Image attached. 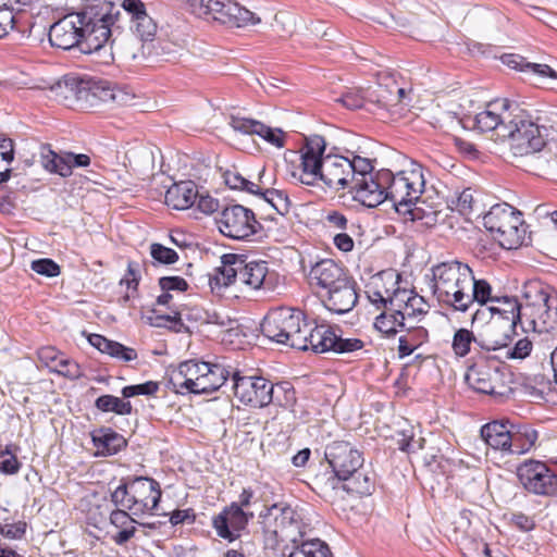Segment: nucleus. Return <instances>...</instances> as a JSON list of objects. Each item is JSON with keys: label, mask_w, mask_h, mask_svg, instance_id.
<instances>
[{"label": "nucleus", "mask_w": 557, "mask_h": 557, "mask_svg": "<svg viewBox=\"0 0 557 557\" xmlns=\"http://www.w3.org/2000/svg\"><path fill=\"white\" fill-rule=\"evenodd\" d=\"M121 11L111 1L86 0L79 12L69 13L50 26L51 46L83 53L107 52V44L120 29Z\"/></svg>", "instance_id": "1"}, {"label": "nucleus", "mask_w": 557, "mask_h": 557, "mask_svg": "<svg viewBox=\"0 0 557 557\" xmlns=\"http://www.w3.org/2000/svg\"><path fill=\"white\" fill-rule=\"evenodd\" d=\"M523 302L509 296L496 297L488 307L497 313V322L516 326L519 322L523 330L546 333L557 326V295L541 281H529L522 288Z\"/></svg>", "instance_id": "2"}, {"label": "nucleus", "mask_w": 557, "mask_h": 557, "mask_svg": "<svg viewBox=\"0 0 557 557\" xmlns=\"http://www.w3.org/2000/svg\"><path fill=\"white\" fill-rule=\"evenodd\" d=\"M431 273L430 288L438 302L455 311H468L472 269L467 263L451 260L432 267Z\"/></svg>", "instance_id": "3"}, {"label": "nucleus", "mask_w": 557, "mask_h": 557, "mask_svg": "<svg viewBox=\"0 0 557 557\" xmlns=\"http://www.w3.org/2000/svg\"><path fill=\"white\" fill-rule=\"evenodd\" d=\"M381 177L387 185L386 200L393 202L398 213L409 214L411 220L418 219L412 206L420 199L425 187L422 165L411 162L408 169L396 174L381 170Z\"/></svg>", "instance_id": "4"}, {"label": "nucleus", "mask_w": 557, "mask_h": 557, "mask_svg": "<svg viewBox=\"0 0 557 557\" xmlns=\"http://www.w3.org/2000/svg\"><path fill=\"white\" fill-rule=\"evenodd\" d=\"M324 455L336 478L346 482L345 490L359 495L371 493L369 476L360 472L363 465L362 454L350 443L333 442L326 446Z\"/></svg>", "instance_id": "5"}, {"label": "nucleus", "mask_w": 557, "mask_h": 557, "mask_svg": "<svg viewBox=\"0 0 557 557\" xmlns=\"http://www.w3.org/2000/svg\"><path fill=\"white\" fill-rule=\"evenodd\" d=\"M307 322L300 310L280 307L268 312L261 323V331L269 339L296 349L306 346L302 330L307 326Z\"/></svg>", "instance_id": "6"}, {"label": "nucleus", "mask_w": 557, "mask_h": 557, "mask_svg": "<svg viewBox=\"0 0 557 557\" xmlns=\"http://www.w3.org/2000/svg\"><path fill=\"white\" fill-rule=\"evenodd\" d=\"M160 498V484L145 476L120 484L111 494V500L115 506L127 509L134 516L153 515Z\"/></svg>", "instance_id": "7"}, {"label": "nucleus", "mask_w": 557, "mask_h": 557, "mask_svg": "<svg viewBox=\"0 0 557 557\" xmlns=\"http://www.w3.org/2000/svg\"><path fill=\"white\" fill-rule=\"evenodd\" d=\"M484 227L503 248H518L524 239L522 214L508 203H496L483 215Z\"/></svg>", "instance_id": "8"}, {"label": "nucleus", "mask_w": 557, "mask_h": 557, "mask_svg": "<svg viewBox=\"0 0 557 557\" xmlns=\"http://www.w3.org/2000/svg\"><path fill=\"white\" fill-rule=\"evenodd\" d=\"M194 15L212 18L231 27L256 25L261 18L233 0H184Z\"/></svg>", "instance_id": "9"}, {"label": "nucleus", "mask_w": 557, "mask_h": 557, "mask_svg": "<svg viewBox=\"0 0 557 557\" xmlns=\"http://www.w3.org/2000/svg\"><path fill=\"white\" fill-rule=\"evenodd\" d=\"M546 127L534 123L522 112L516 113L512 122L508 124L503 139L509 143V150L515 157L535 154L546 145Z\"/></svg>", "instance_id": "10"}, {"label": "nucleus", "mask_w": 557, "mask_h": 557, "mask_svg": "<svg viewBox=\"0 0 557 557\" xmlns=\"http://www.w3.org/2000/svg\"><path fill=\"white\" fill-rule=\"evenodd\" d=\"M466 382L478 393L496 397L507 395L511 388V375L504 364L481 361L471 366L466 373Z\"/></svg>", "instance_id": "11"}, {"label": "nucleus", "mask_w": 557, "mask_h": 557, "mask_svg": "<svg viewBox=\"0 0 557 557\" xmlns=\"http://www.w3.org/2000/svg\"><path fill=\"white\" fill-rule=\"evenodd\" d=\"M366 169H368V158L352 156L350 159L339 154H327L322 162L320 182L335 190L349 189L350 180H354L358 171L363 172Z\"/></svg>", "instance_id": "12"}, {"label": "nucleus", "mask_w": 557, "mask_h": 557, "mask_svg": "<svg viewBox=\"0 0 557 557\" xmlns=\"http://www.w3.org/2000/svg\"><path fill=\"white\" fill-rule=\"evenodd\" d=\"M216 225L222 235L235 240H247L261 228L253 211L240 205L224 208Z\"/></svg>", "instance_id": "13"}, {"label": "nucleus", "mask_w": 557, "mask_h": 557, "mask_svg": "<svg viewBox=\"0 0 557 557\" xmlns=\"http://www.w3.org/2000/svg\"><path fill=\"white\" fill-rule=\"evenodd\" d=\"M517 475L522 486L532 494L557 495V471L542 461H523L517 468Z\"/></svg>", "instance_id": "14"}, {"label": "nucleus", "mask_w": 557, "mask_h": 557, "mask_svg": "<svg viewBox=\"0 0 557 557\" xmlns=\"http://www.w3.org/2000/svg\"><path fill=\"white\" fill-rule=\"evenodd\" d=\"M351 185L348 191L356 201L363 206L374 208L386 200L387 185L382 181L381 171L373 174V165L368 159V169L363 172L358 171L350 180Z\"/></svg>", "instance_id": "15"}, {"label": "nucleus", "mask_w": 557, "mask_h": 557, "mask_svg": "<svg viewBox=\"0 0 557 557\" xmlns=\"http://www.w3.org/2000/svg\"><path fill=\"white\" fill-rule=\"evenodd\" d=\"M232 381L234 395L242 404L263 408L272 403V383L267 379L234 372Z\"/></svg>", "instance_id": "16"}, {"label": "nucleus", "mask_w": 557, "mask_h": 557, "mask_svg": "<svg viewBox=\"0 0 557 557\" xmlns=\"http://www.w3.org/2000/svg\"><path fill=\"white\" fill-rule=\"evenodd\" d=\"M325 141L324 138L315 135L306 140L299 153V174L293 173L301 184L308 186L318 185L322 174V162H324Z\"/></svg>", "instance_id": "17"}, {"label": "nucleus", "mask_w": 557, "mask_h": 557, "mask_svg": "<svg viewBox=\"0 0 557 557\" xmlns=\"http://www.w3.org/2000/svg\"><path fill=\"white\" fill-rule=\"evenodd\" d=\"M515 115L508 99H496L474 115L473 125L481 132H495L503 139Z\"/></svg>", "instance_id": "18"}, {"label": "nucleus", "mask_w": 557, "mask_h": 557, "mask_svg": "<svg viewBox=\"0 0 557 557\" xmlns=\"http://www.w3.org/2000/svg\"><path fill=\"white\" fill-rule=\"evenodd\" d=\"M252 518L253 512L245 511L237 503H232L213 518L212 524L220 537L233 542Z\"/></svg>", "instance_id": "19"}, {"label": "nucleus", "mask_w": 557, "mask_h": 557, "mask_svg": "<svg viewBox=\"0 0 557 557\" xmlns=\"http://www.w3.org/2000/svg\"><path fill=\"white\" fill-rule=\"evenodd\" d=\"M260 523L264 533L273 536H288L292 528L298 529V515L287 504H273L260 513Z\"/></svg>", "instance_id": "20"}, {"label": "nucleus", "mask_w": 557, "mask_h": 557, "mask_svg": "<svg viewBox=\"0 0 557 557\" xmlns=\"http://www.w3.org/2000/svg\"><path fill=\"white\" fill-rule=\"evenodd\" d=\"M207 362L187 360L169 372V385L177 394L193 393Z\"/></svg>", "instance_id": "21"}, {"label": "nucleus", "mask_w": 557, "mask_h": 557, "mask_svg": "<svg viewBox=\"0 0 557 557\" xmlns=\"http://www.w3.org/2000/svg\"><path fill=\"white\" fill-rule=\"evenodd\" d=\"M123 10L129 15L131 28L141 41H151L157 34V23L147 13L141 0H123Z\"/></svg>", "instance_id": "22"}, {"label": "nucleus", "mask_w": 557, "mask_h": 557, "mask_svg": "<svg viewBox=\"0 0 557 557\" xmlns=\"http://www.w3.org/2000/svg\"><path fill=\"white\" fill-rule=\"evenodd\" d=\"M358 295L355 282L348 276L326 290L323 304L327 310L337 314L349 312L357 304Z\"/></svg>", "instance_id": "23"}, {"label": "nucleus", "mask_w": 557, "mask_h": 557, "mask_svg": "<svg viewBox=\"0 0 557 557\" xmlns=\"http://www.w3.org/2000/svg\"><path fill=\"white\" fill-rule=\"evenodd\" d=\"M228 125L235 132L245 135H258L275 147L281 148L284 145L283 132L281 129L271 128L257 120L239 115H231Z\"/></svg>", "instance_id": "24"}, {"label": "nucleus", "mask_w": 557, "mask_h": 557, "mask_svg": "<svg viewBox=\"0 0 557 557\" xmlns=\"http://www.w3.org/2000/svg\"><path fill=\"white\" fill-rule=\"evenodd\" d=\"M346 277H348V275L345 273L344 269L332 259H322L315 262L311 265L308 274V281L311 286H317L325 290L342 283V280Z\"/></svg>", "instance_id": "25"}, {"label": "nucleus", "mask_w": 557, "mask_h": 557, "mask_svg": "<svg viewBox=\"0 0 557 557\" xmlns=\"http://www.w3.org/2000/svg\"><path fill=\"white\" fill-rule=\"evenodd\" d=\"M513 326L503 322H490L484 332L478 337L475 344L486 351L503 354L506 346L511 342V332Z\"/></svg>", "instance_id": "26"}, {"label": "nucleus", "mask_w": 557, "mask_h": 557, "mask_svg": "<svg viewBox=\"0 0 557 557\" xmlns=\"http://www.w3.org/2000/svg\"><path fill=\"white\" fill-rule=\"evenodd\" d=\"M242 258L234 253H225L221 257V265L214 269L209 277V285L212 292L220 293L234 282H239V267Z\"/></svg>", "instance_id": "27"}, {"label": "nucleus", "mask_w": 557, "mask_h": 557, "mask_svg": "<svg viewBox=\"0 0 557 557\" xmlns=\"http://www.w3.org/2000/svg\"><path fill=\"white\" fill-rule=\"evenodd\" d=\"M511 422L492 421L481 428V437L495 450L510 451L512 448Z\"/></svg>", "instance_id": "28"}, {"label": "nucleus", "mask_w": 557, "mask_h": 557, "mask_svg": "<svg viewBox=\"0 0 557 557\" xmlns=\"http://www.w3.org/2000/svg\"><path fill=\"white\" fill-rule=\"evenodd\" d=\"M302 334L306 337V346L297 347L299 350H312L314 352H325L332 350L335 345V333L329 325H312L307 322Z\"/></svg>", "instance_id": "29"}, {"label": "nucleus", "mask_w": 557, "mask_h": 557, "mask_svg": "<svg viewBox=\"0 0 557 557\" xmlns=\"http://www.w3.org/2000/svg\"><path fill=\"white\" fill-rule=\"evenodd\" d=\"M198 189L194 182L183 181L173 184L165 193V205L175 210H185L195 206Z\"/></svg>", "instance_id": "30"}, {"label": "nucleus", "mask_w": 557, "mask_h": 557, "mask_svg": "<svg viewBox=\"0 0 557 557\" xmlns=\"http://www.w3.org/2000/svg\"><path fill=\"white\" fill-rule=\"evenodd\" d=\"M258 189L255 195L260 197L267 203H269L280 214H285L289 211L290 201L287 194L284 190L270 188V180L265 175L264 169L259 173Z\"/></svg>", "instance_id": "31"}, {"label": "nucleus", "mask_w": 557, "mask_h": 557, "mask_svg": "<svg viewBox=\"0 0 557 557\" xmlns=\"http://www.w3.org/2000/svg\"><path fill=\"white\" fill-rule=\"evenodd\" d=\"M205 371L196 383L193 394H210L218 391L227 380L230 372L221 364L207 362Z\"/></svg>", "instance_id": "32"}, {"label": "nucleus", "mask_w": 557, "mask_h": 557, "mask_svg": "<svg viewBox=\"0 0 557 557\" xmlns=\"http://www.w3.org/2000/svg\"><path fill=\"white\" fill-rule=\"evenodd\" d=\"M126 510L125 508L116 509L110 515V524L113 528L111 536L117 545L128 542L136 531V521Z\"/></svg>", "instance_id": "33"}, {"label": "nucleus", "mask_w": 557, "mask_h": 557, "mask_svg": "<svg viewBox=\"0 0 557 557\" xmlns=\"http://www.w3.org/2000/svg\"><path fill=\"white\" fill-rule=\"evenodd\" d=\"M239 269V282L249 289H260L267 282L268 263L261 260L246 262L242 259Z\"/></svg>", "instance_id": "34"}, {"label": "nucleus", "mask_w": 557, "mask_h": 557, "mask_svg": "<svg viewBox=\"0 0 557 557\" xmlns=\"http://www.w3.org/2000/svg\"><path fill=\"white\" fill-rule=\"evenodd\" d=\"M88 342L100 352L108 354L109 356L122 361L128 362L137 358V352L134 348L126 347L114 341H110L100 334H90Z\"/></svg>", "instance_id": "35"}, {"label": "nucleus", "mask_w": 557, "mask_h": 557, "mask_svg": "<svg viewBox=\"0 0 557 557\" xmlns=\"http://www.w3.org/2000/svg\"><path fill=\"white\" fill-rule=\"evenodd\" d=\"M502 61L510 69L531 74L539 78H557V72H555L550 66L546 64L527 62L525 59L519 54H504L502 57Z\"/></svg>", "instance_id": "36"}, {"label": "nucleus", "mask_w": 557, "mask_h": 557, "mask_svg": "<svg viewBox=\"0 0 557 557\" xmlns=\"http://www.w3.org/2000/svg\"><path fill=\"white\" fill-rule=\"evenodd\" d=\"M92 92L99 100L119 106H127L134 99V94L128 88L109 82H100L95 85Z\"/></svg>", "instance_id": "37"}, {"label": "nucleus", "mask_w": 557, "mask_h": 557, "mask_svg": "<svg viewBox=\"0 0 557 557\" xmlns=\"http://www.w3.org/2000/svg\"><path fill=\"white\" fill-rule=\"evenodd\" d=\"M428 331L422 326H416L413 323H408L406 333L398 339V355L400 358L410 356L417 348H419L428 339Z\"/></svg>", "instance_id": "38"}, {"label": "nucleus", "mask_w": 557, "mask_h": 557, "mask_svg": "<svg viewBox=\"0 0 557 557\" xmlns=\"http://www.w3.org/2000/svg\"><path fill=\"white\" fill-rule=\"evenodd\" d=\"M512 448L509 453L525 454L535 444L539 433L528 424H511Z\"/></svg>", "instance_id": "39"}, {"label": "nucleus", "mask_w": 557, "mask_h": 557, "mask_svg": "<svg viewBox=\"0 0 557 557\" xmlns=\"http://www.w3.org/2000/svg\"><path fill=\"white\" fill-rule=\"evenodd\" d=\"M40 163L49 173L58 174L62 177L71 175L66 152L59 154L51 150L49 146H42L40 148Z\"/></svg>", "instance_id": "40"}, {"label": "nucleus", "mask_w": 557, "mask_h": 557, "mask_svg": "<svg viewBox=\"0 0 557 557\" xmlns=\"http://www.w3.org/2000/svg\"><path fill=\"white\" fill-rule=\"evenodd\" d=\"M385 280H388L391 283L395 284L394 275L391 273H377L371 277L370 283L366 286V294L368 299L380 308H387V294L385 289L382 290L381 287L385 284Z\"/></svg>", "instance_id": "41"}, {"label": "nucleus", "mask_w": 557, "mask_h": 557, "mask_svg": "<svg viewBox=\"0 0 557 557\" xmlns=\"http://www.w3.org/2000/svg\"><path fill=\"white\" fill-rule=\"evenodd\" d=\"M92 440L100 453L107 456L116 454L126 445L124 437L111 429L100 430Z\"/></svg>", "instance_id": "42"}, {"label": "nucleus", "mask_w": 557, "mask_h": 557, "mask_svg": "<svg viewBox=\"0 0 557 557\" xmlns=\"http://www.w3.org/2000/svg\"><path fill=\"white\" fill-rule=\"evenodd\" d=\"M288 557H332V553L325 542L312 539L294 547Z\"/></svg>", "instance_id": "43"}, {"label": "nucleus", "mask_w": 557, "mask_h": 557, "mask_svg": "<svg viewBox=\"0 0 557 557\" xmlns=\"http://www.w3.org/2000/svg\"><path fill=\"white\" fill-rule=\"evenodd\" d=\"M25 4L26 0H0V38L13 29L15 13Z\"/></svg>", "instance_id": "44"}, {"label": "nucleus", "mask_w": 557, "mask_h": 557, "mask_svg": "<svg viewBox=\"0 0 557 557\" xmlns=\"http://www.w3.org/2000/svg\"><path fill=\"white\" fill-rule=\"evenodd\" d=\"M374 326L385 335H393L396 334L399 329L406 327V322L401 314L385 309V311L376 317Z\"/></svg>", "instance_id": "45"}, {"label": "nucleus", "mask_w": 557, "mask_h": 557, "mask_svg": "<svg viewBox=\"0 0 557 557\" xmlns=\"http://www.w3.org/2000/svg\"><path fill=\"white\" fill-rule=\"evenodd\" d=\"M428 311L429 306L424 298L413 293L411 298H407V305H405L401 315L404 317L405 322L414 324L419 322Z\"/></svg>", "instance_id": "46"}, {"label": "nucleus", "mask_w": 557, "mask_h": 557, "mask_svg": "<svg viewBox=\"0 0 557 557\" xmlns=\"http://www.w3.org/2000/svg\"><path fill=\"white\" fill-rule=\"evenodd\" d=\"M469 308L478 302L479 305H486L488 302H494L496 296H492V286L485 280H476L473 276V281L471 282V287L469 290Z\"/></svg>", "instance_id": "47"}, {"label": "nucleus", "mask_w": 557, "mask_h": 557, "mask_svg": "<svg viewBox=\"0 0 557 557\" xmlns=\"http://www.w3.org/2000/svg\"><path fill=\"white\" fill-rule=\"evenodd\" d=\"M96 407L103 412H114L116 414H129L132 405L113 395H102L96 399Z\"/></svg>", "instance_id": "48"}, {"label": "nucleus", "mask_w": 557, "mask_h": 557, "mask_svg": "<svg viewBox=\"0 0 557 557\" xmlns=\"http://www.w3.org/2000/svg\"><path fill=\"white\" fill-rule=\"evenodd\" d=\"M272 403L284 408L292 407L296 401L295 389L288 383H272Z\"/></svg>", "instance_id": "49"}, {"label": "nucleus", "mask_w": 557, "mask_h": 557, "mask_svg": "<svg viewBox=\"0 0 557 557\" xmlns=\"http://www.w3.org/2000/svg\"><path fill=\"white\" fill-rule=\"evenodd\" d=\"M324 222L329 230L343 232L348 231L350 233H357V225L355 222L347 219V216L336 210L329 211L324 218Z\"/></svg>", "instance_id": "50"}, {"label": "nucleus", "mask_w": 557, "mask_h": 557, "mask_svg": "<svg viewBox=\"0 0 557 557\" xmlns=\"http://www.w3.org/2000/svg\"><path fill=\"white\" fill-rule=\"evenodd\" d=\"M478 341L474 337L473 333L468 329H459L455 332L453 337L451 347L456 356L465 357L470 351V346L472 343Z\"/></svg>", "instance_id": "51"}, {"label": "nucleus", "mask_w": 557, "mask_h": 557, "mask_svg": "<svg viewBox=\"0 0 557 557\" xmlns=\"http://www.w3.org/2000/svg\"><path fill=\"white\" fill-rule=\"evenodd\" d=\"M397 444L400 450L406 453H416L423 448L424 440L416 437L414 429L409 426L398 433Z\"/></svg>", "instance_id": "52"}, {"label": "nucleus", "mask_w": 557, "mask_h": 557, "mask_svg": "<svg viewBox=\"0 0 557 557\" xmlns=\"http://www.w3.org/2000/svg\"><path fill=\"white\" fill-rule=\"evenodd\" d=\"M385 293L387 294V308L389 311H394L398 314L403 313L405 309V305H407V298H411L413 295V290L400 289L399 287L391 292L388 288H385Z\"/></svg>", "instance_id": "53"}, {"label": "nucleus", "mask_w": 557, "mask_h": 557, "mask_svg": "<svg viewBox=\"0 0 557 557\" xmlns=\"http://www.w3.org/2000/svg\"><path fill=\"white\" fill-rule=\"evenodd\" d=\"M532 350V342L528 338L519 339L513 347L506 346L503 354L494 356L495 359H524Z\"/></svg>", "instance_id": "54"}, {"label": "nucleus", "mask_w": 557, "mask_h": 557, "mask_svg": "<svg viewBox=\"0 0 557 557\" xmlns=\"http://www.w3.org/2000/svg\"><path fill=\"white\" fill-rule=\"evenodd\" d=\"M150 324L156 327H168L171 331L180 333L184 329L182 321V313L175 312L173 315L170 314H157L149 318Z\"/></svg>", "instance_id": "55"}, {"label": "nucleus", "mask_w": 557, "mask_h": 557, "mask_svg": "<svg viewBox=\"0 0 557 557\" xmlns=\"http://www.w3.org/2000/svg\"><path fill=\"white\" fill-rule=\"evenodd\" d=\"M224 181L225 184L232 189L244 190L251 195H255L256 191H259L257 188L258 183L246 180L237 172L227 171L224 174Z\"/></svg>", "instance_id": "56"}, {"label": "nucleus", "mask_w": 557, "mask_h": 557, "mask_svg": "<svg viewBox=\"0 0 557 557\" xmlns=\"http://www.w3.org/2000/svg\"><path fill=\"white\" fill-rule=\"evenodd\" d=\"M22 463L18 461L16 454L7 446L0 451V472L7 475L16 474Z\"/></svg>", "instance_id": "57"}, {"label": "nucleus", "mask_w": 557, "mask_h": 557, "mask_svg": "<svg viewBox=\"0 0 557 557\" xmlns=\"http://www.w3.org/2000/svg\"><path fill=\"white\" fill-rule=\"evenodd\" d=\"M54 373L67 377L70 380L79 379L83 375V371L77 362L65 357L64 355L58 361L55 369H53Z\"/></svg>", "instance_id": "58"}, {"label": "nucleus", "mask_w": 557, "mask_h": 557, "mask_svg": "<svg viewBox=\"0 0 557 557\" xmlns=\"http://www.w3.org/2000/svg\"><path fill=\"white\" fill-rule=\"evenodd\" d=\"M150 255L153 260L163 264H172L178 260V255L175 250L158 243L151 244Z\"/></svg>", "instance_id": "59"}, {"label": "nucleus", "mask_w": 557, "mask_h": 557, "mask_svg": "<svg viewBox=\"0 0 557 557\" xmlns=\"http://www.w3.org/2000/svg\"><path fill=\"white\" fill-rule=\"evenodd\" d=\"M158 389H159V384L157 382L147 381L141 384L128 385V386L123 387L122 396L124 398H131V397H135L138 395L150 396V395H153L154 393H157Z\"/></svg>", "instance_id": "60"}, {"label": "nucleus", "mask_w": 557, "mask_h": 557, "mask_svg": "<svg viewBox=\"0 0 557 557\" xmlns=\"http://www.w3.org/2000/svg\"><path fill=\"white\" fill-rule=\"evenodd\" d=\"M30 269L37 274L54 277L60 274V267L53 260L44 258L34 260L30 264Z\"/></svg>", "instance_id": "61"}, {"label": "nucleus", "mask_w": 557, "mask_h": 557, "mask_svg": "<svg viewBox=\"0 0 557 557\" xmlns=\"http://www.w3.org/2000/svg\"><path fill=\"white\" fill-rule=\"evenodd\" d=\"M475 205L474 191L471 188L463 189L456 199V209L462 215L470 214Z\"/></svg>", "instance_id": "62"}, {"label": "nucleus", "mask_w": 557, "mask_h": 557, "mask_svg": "<svg viewBox=\"0 0 557 557\" xmlns=\"http://www.w3.org/2000/svg\"><path fill=\"white\" fill-rule=\"evenodd\" d=\"M335 345L332 348V351L338 354H346L359 350L363 347L362 341L358 338H342L341 336L335 334Z\"/></svg>", "instance_id": "63"}, {"label": "nucleus", "mask_w": 557, "mask_h": 557, "mask_svg": "<svg viewBox=\"0 0 557 557\" xmlns=\"http://www.w3.org/2000/svg\"><path fill=\"white\" fill-rule=\"evenodd\" d=\"M63 354L58 351L53 347H44L38 350V358L42 364H45L49 371L55 369L58 361L62 358Z\"/></svg>", "instance_id": "64"}]
</instances>
